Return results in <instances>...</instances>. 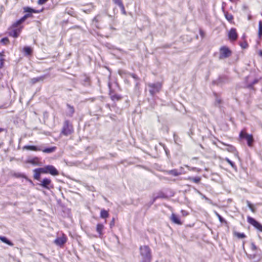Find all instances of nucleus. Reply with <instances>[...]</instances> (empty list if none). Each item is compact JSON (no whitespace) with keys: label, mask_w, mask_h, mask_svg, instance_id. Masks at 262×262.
<instances>
[{"label":"nucleus","mask_w":262,"mask_h":262,"mask_svg":"<svg viewBox=\"0 0 262 262\" xmlns=\"http://www.w3.org/2000/svg\"><path fill=\"white\" fill-rule=\"evenodd\" d=\"M181 212H182L183 215H184V216H186L188 214L187 211H186L185 210H182Z\"/></svg>","instance_id":"44"},{"label":"nucleus","mask_w":262,"mask_h":262,"mask_svg":"<svg viewBox=\"0 0 262 262\" xmlns=\"http://www.w3.org/2000/svg\"><path fill=\"white\" fill-rule=\"evenodd\" d=\"M94 7L92 5H90V8L89 9H82V10L83 12L86 13H90L92 10L93 9Z\"/></svg>","instance_id":"36"},{"label":"nucleus","mask_w":262,"mask_h":262,"mask_svg":"<svg viewBox=\"0 0 262 262\" xmlns=\"http://www.w3.org/2000/svg\"><path fill=\"white\" fill-rule=\"evenodd\" d=\"M27 163L32 164L35 166L41 165V162L40 161V159L38 157H34L32 159L28 160Z\"/></svg>","instance_id":"18"},{"label":"nucleus","mask_w":262,"mask_h":262,"mask_svg":"<svg viewBox=\"0 0 262 262\" xmlns=\"http://www.w3.org/2000/svg\"><path fill=\"white\" fill-rule=\"evenodd\" d=\"M231 2H233L234 0H229Z\"/></svg>","instance_id":"58"},{"label":"nucleus","mask_w":262,"mask_h":262,"mask_svg":"<svg viewBox=\"0 0 262 262\" xmlns=\"http://www.w3.org/2000/svg\"><path fill=\"white\" fill-rule=\"evenodd\" d=\"M1 41L4 42V43H6L9 41V39L7 37H5L2 39Z\"/></svg>","instance_id":"43"},{"label":"nucleus","mask_w":262,"mask_h":262,"mask_svg":"<svg viewBox=\"0 0 262 262\" xmlns=\"http://www.w3.org/2000/svg\"><path fill=\"white\" fill-rule=\"evenodd\" d=\"M31 16H32V14L27 13V14H25L20 19H19L18 20L16 21L15 23H14L13 24V27H14V28L15 27H17L18 26L21 25V24L23 23H24L26 20V19H27L28 18L30 17Z\"/></svg>","instance_id":"13"},{"label":"nucleus","mask_w":262,"mask_h":262,"mask_svg":"<svg viewBox=\"0 0 262 262\" xmlns=\"http://www.w3.org/2000/svg\"><path fill=\"white\" fill-rule=\"evenodd\" d=\"M236 236L240 238H243L246 237L245 234L243 233H237Z\"/></svg>","instance_id":"40"},{"label":"nucleus","mask_w":262,"mask_h":262,"mask_svg":"<svg viewBox=\"0 0 262 262\" xmlns=\"http://www.w3.org/2000/svg\"><path fill=\"white\" fill-rule=\"evenodd\" d=\"M204 198H205V200H206L210 201V200H209L208 198H206V197H205V196Z\"/></svg>","instance_id":"54"},{"label":"nucleus","mask_w":262,"mask_h":262,"mask_svg":"<svg viewBox=\"0 0 262 262\" xmlns=\"http://www.w3.org/2000/svg\"><path fill=\"white\" fill-rule=\"evenodd\" d=\"M225 160L226 162H227L231 166V167L233 169H236V166L235 164L232 161H231L229 158H226Z\"/></svg>","instance_id":"33"},{"label":"nucleus","mask_w":262,"mask_h":262,"mask_svg":"<svg viewBox=\"0 0 262 262\" xmlns=\"http://www.w3.org/2000/svg\"><path fill=\"white\" fill-rule=\"evenodd\" d=\"M108 215H109V214L106 210H105L104 209L101 210V212H100V217L101 218L106 219L108 217Z\"/></svg>","instance_id":"29"},{"label":"nucleus","mask_w":262,"mask_h":262,"mask_svg":"<svg viewBox=\"0 0 262 262\" xmlns=\"http://www.w3.org/2000/svg\"><path fill=\"white\" fill-rule=\"evenodd\" d=\"M67 106L68 108V111L67 113V115L69 117H72L75 112L74 108L73 106L70 105L69 104H67Z\"/></svg>","instance_id":"21"},{"label":"nucleus","mask_w":262,"mask_h":262,"mask_svg":"<svg viewBox=\"0 0 262 262\" xmlns=\"http://www.w3.org/2000/svg\"><path fill=\"white\" fill-rule=\"evenodd\" d=\"M67 241V238L64 234H63L61 237H58L54 241V243L59 246H63Z\"/></svg>","instance_id":"11"},{"label":"nucleus","mask_w":262,"mask_h":262,"mask_svg":"<svg viewBox=\"0 0 262 262\" xmlns=\"http://www.w3.org/2000/svg\"><path fill=\"white\" fill-rule=\"evenodd\" d=\"M156 198L154 199L152 202H151V204L154 203V202L155 201Z\"/></svg>","instance_id":"55"},{"label":"nucleus","mask_w":262,"mask_h":262,"mask_svg":"<svg viewBox=\"0 0 262 262\" xmlns=\"http://www.w3.org/2000/svg\"><path fill=\"white\" fill-rule=\"evenodd\" d=\"M21 174H19V175H18V177H20Z\"/></svg>","instance_id":"57"},{"label":"nucleus","mask_w":262,"mask_h":262,"mask_svg":"<svg viewBox=\"0 0 262 262\" xmlns=\"http://www.w3.org/2000/svg\"><path fill=\"white\" fill-rule=\"evenodd\" d=\"M229 150L231 151H233L234 150H235V148L233 146H230Z\"/></svg>","instance_id":"46"},{"label":"nucleus","mask_w":262,"mask_h":262,"mask_svg":"<svg viewBox=\"0 0 262 262\" xmlns=\"http://www.w3.org/2000/svg\"><path fill=\"white\" fill-rule=\"evenodd\" d=\"M132 77H133V78H134V79H137V75H135V74H132Z\"/></svg>","instance_id":"49"},{"label":"nucleus","mask_w":262,"mask_h":262,"mask_svg":"<svg viewBox=\"0 0 262 262\" xmlns=\"http://www.w3.org/2000/svg\"><path fill=\"white\" fill-rule=\"evenodd\" d=\"M3 60L2 59H1L0 60V68H2L3 66Z\"/></svg>","instance_id":"45"},{"label":"nucleus","mask_w":262,"mask_h":262,"mask_svg":"<svg viewBox=\"0 0 262 262\" xmlns=\"http://www.w3.org/2000/svg\"><path fill=\"white\" fill-rule=\"evenodd\" d=\"M3 129L2 128H0V133L2 132V131H3Z\"/></svg>","instance_id":"56"},{"label":"nucleus","mask_w":262,"mask_h":262,"mask_svg":"<svg viewBox=\"0 0 262 262\" xmlns=\"http://www.w3.org/2000/svg\"><path fill=\"white\" fill-rule=\"evenodd\" d=\"M24 10L25 12H28L30 14H32V13H37L40 12L38 10H36L29 7H24Z\"/></svg>","instance_id":"23"},{"label":"nucleus","mask_w":262,"mask_h":262,"mask_svg":"<svg viewBox=\"0 0 262 262\" xmlns=\"http://www.w3.org/2000/svg\"><path fill=\"white\" fill-rule=\"evenodd\" d=\"M56 149V147L54 146V147H49V148H46L45 149L42 148V150L41 151H42L43 152H45V153L49 154V153H52V152H54L55 151Z\"/></svg>","instance_id":"26"},{"label":"nucleus","mask_w":262,"mask_h":262,"mask_svg":"<svg viewBox=\"0 0 262 262\" xmlns=\"http://www.w3.org/2000/svg\"><path fill=\"white\" fill-rule=\"evenodd\" d=\"M48 0H38V4L39 5L45 4Z\"/></svg>","instance_id":"42"},{"label":"nucleus","mask_w":262,"mask_h":262,"mask_svg":"<svg viewBox=\"0 0 262 262\" xmlns=\"http://www.w3.org/2000/svg\"><path fill=\"white\" fill-rule=\"evenodd\" d=\"M259 55L262 56V51H259Z\"/></svg>","instance_id":"50"},{"label":"nucleus","mask_w":262,"mask_h":262,"mask_svg":"<svg viewBox=\"0 0 262 262\" xmlns=\"http://www.w3.org/2000/svg\"><path fill=\"white\" fill-rule=\"evenodd\" d=\"M222 77H220V78H219V81H220V82H222V81H222Z\"/></svg>","instance_id":"53"},{"label":"nucleus","mask_w":262,"mask_h":262,"mask_svg":"<svg viewBox=\"0 0 262 262\" xmlns=\"http://www.w3.org/2000/svg\"><path fill=\"white\" fill-rule=\"evenodd\" d=\"M245 37H246L245 34H244V35H243V36H242V38L244 39L245 38Z\"/></svg>","instance_id":"52"},{"label":"nucleus","mask_w":262,"mask_h":262,"mask_svg":"<svg viewBox=\"0 0 262 262\" xmlns=\"http://www.w3.org/2000/svg\"><path fill=\"white\" fill-rule=\"evenodd\" d=\"M239 45H240L241 48L243 49H246L248 47V44L246 41H244L242 42H241L239 43Z\"/></svg>","instance_id":"38"},{"label":"nucleus","mask_w":262,"mask_h":262,"mask_svg":"<svg viewBox=\"0 0 262 262\" xmlns=\"http://www.w3.org/2000/svg\"><path fill=\"white\" fill-rule=\"evenodd\" d=\"M224 15L226 18L229 22L231 23L233 21V16L231 14L227 12H224Z\"/></svg>","instance_id":"28"},{"label":"nucleus","mask_w":262,"mask_h":262,"mask_svg":"<svg viewBox=\"0 0 262 262\" xmlns=\"http://www.w3.org/2000/svg\"><path fill=\"white\" fill-rule=\"evenodd\" d=\"M113 2L119 7L123 5L122 0H113Z\"/></svg>","instance_id":"37"},{"label":"nucleus","mask_w":262,"mask_h":262,"mask_svg":"<svg viewBox=\"0 0 262 262\" xmlns=\"http://www.w3.org/2000/svg\"><path fill=\"white\" fill-rule=\"evenodd\" d=\"M250 253L247 254L253 262H259L262 259V252L253 243L250 244Z\"/></svg>","instance_id":"1"},{"label":"nucleus","mask_w":262,"mask_h":262,"mask_svg":"<svg viewBox=\"0 0 262 262\" xmlns=\"http://www.w3.org/2000/svg\"><path fill=\"white\" fill-rule=\"evenodd\" d=\"M0 239L4 243L10 246H13V244L10 241L7 237H5V236H0Z\"/></svg>","instance_id":"25"},{"label":"nucleus","mask_w":262,"mask_h":262,"mask_svg":"<svg viewBox=\"0 0 262 262\" xmlns=\"http://www.w3.org/2000/svg\"><path fill=\"white\" fill-rule=\"evenodd\" d=\"M24 51L27 55H31L32 52V49L29 47H25L24 48Z\"/></svg>","instance_id":"32"},{"label":"nucleus","mask_w":262,"mask_h":262,"mask_svg":"<svg viewBox=\"0 0 262 262\" xmlns=\"http://www.w3.org/2000/svg\"><path fill=\"white\" fill-rule=\"evenodd\" d=\"M34 178L35 180H39L40 178V174L42 172L40 171L39 168H37L34 170Z\"/></svg>","instance_id":"22"},{"label":"nucleus","mask_w":262,"mask_h":262,"mask_svg":"<svg viewBox=\"0 0 262 262\" xmlns=\"http://www.w3.org/2000/svg\"><path fill=\"white\" fill-rule=\"evenodd\" d=\"M251 15H249L248 16V20H251Z\"/></svg>","instance_id":"51"},{"label":"nucleus","mask_w":262,"mask_h":262,"mask_svg":"<svg viewBox=\"0 0 262 262\" xmlns=\"http://www.w3.org/2000/svg\"><path fill=\"white\" fill-rule=\"evenodd\" d=\"M73 131L72 124L69 121L65 120L62 129L61 133L65 136H68L72 133Z\"/></svg>","instance_id":"4"},{"label":"nucleus","mask_w":262,"mask_h":262,"mask_svg":"<svg viewBox=\"0 0 262 262\" xmlns=\"http://www.w3.org/2000/svg\"><path fill=\"white\" fill-rule=\"evenodd\" d=\"M247 206L249 207V208L250 209L251 211L253 213H255L256 211L255 209L253 207V205L249 201H247L246 202Z\"/></svg>","instance_id":"35"},{"label":"nucleus","mask_w":262,"mask_h":262,"mask_svg":"<svg viewBox=\"0 0 262 262\" xmlns=\"http://www.w3.org/2000/svg\"><path fill=\"white\" fill-rule=\"evenodd\" d=\"M168 174H171L174 176H178L181 174V172H179L176 169H172L167 171Z\"/></svg>","instance_id":"27"},{"label":"nucleus","mask_w":262,"mask_h":262,"mask_svg":"<svg viewBox=\"0 0 262 262\" xmlns=\"http://www.w3.org/2000/svg\"><path fill=\"white\" fill-rule=\"evenodd\" d=\"M39 185L48 190L53 188V185L51 183V180L48 178L43 179L41 181V183L39 184Z\"/></svg>","instance_id":"7"},{"label":"nucleus","mask_w":262,"mask_h":262,"mask_svg":"<svg viewBox=\"0 0 262 262\" xmlns=\"http://www.w3.org/2000/svg\"><path fill=\"white\" fill-rule=\"evenodd\" d=\"M104 226L102 224H98L96 227V231L99 234V237L101 238L103 235V230Z\"/></svg>","instance_id":"19"},{"label":"nucleus","mask_w":262,"mask_h":262,"mask_svg":"<svg viewBox=\"0 0 262 262\" xmlns=\"http://www.w3.org/2000/svg\"><path fill=\"white\" fill-rule=\"evenodd\" d=\"M120 8L121 9V12H122V14H123L124 15H126V11L125 10V8H124V5H123Z\"/></svg>","instance_id":"41"},{"label":"nucleus","mask_w":262,"mask_h":262,"mask_svg":"<svg viewBox=\"0 0 262 262\" xmlns=\"http://www.w3.org/2000/svg\"><path fill=\"white\" fill-rule=\"evenodd\" d=\"M258 36L260 38L262 36V21L260 20L258 23Z\"/></svg>","instance_id":"31"},{"label":"nucleus","mask_w":262,"mask_h":262,"mask_svg":"<svg viewBox=\"0 0 262 262\" xmlns=\"http://www.w3.org/2000/svg\"><path fill=\"white\" fill-rule=\"evenodd\" d=\"M247 221L249 224L262 232V225L250 216H248Z\"/></svg>","instance_id":"9"},{"label":"nucleus","mask_w":262,"mask_h":262,"mask_svg":"<svg viewBox=\"0 0 262 262\" xmlns=\"http://www.w3.org/2000/svg\"><path fill=\"white\" fill-rule=\"evenodd\" d=\"M110 96L113 101H119L122 99V96L119 94L115 93L112 90L110 91Z\"/></svg>","instance_id":"16"},{"label":"nucleus","mask_w":262,"mask_h":262,"mask_svg":"<svg viewBox=\"0 0 262 262\" xmlns=\"http://www.w3.org/2000/svg\"><path fill=\"white\" fill-rule=\"evenodd\" d=\"M147 85L149 88V91L151 96H154L156 93H159L162 88V84L160 82L149 83Z\"/></svg>","instance_id":"3"},{"label":"nucleus","mask_w":262,"mask_h":262,"mask_svg":"<svg viewBox=\"0 0 262 262\" xmlns=\"http://www.w3.org/2000/svg\"><path fill=\"white\" fill-rule=\"evenodd\" d=\"M48 173L53 176H57L59 174L58 170L53 165H48Z\"/></svg>","instance_id":"15"},{"label":"nucleus","mask_w":262,"mask_h":262,"mask_svg":"<svg viewBox=\"0 0 262 262\" xmlns=\"http://www.w3.org/2000/svg\"><path fill=\"white\" fill-rule=\"evenodd\" d=\"M114 225V219L113 220V221L110 223V226L112 227Z\"/></svg>","instance_id":"47"},{"label":"nucleus","mask_w":262,"mask_h":262,"mask_svg":"<svg viewBox=\"0 0 262 262\" xmlns=\"http://www.w3.org/2000/svg\"><path fill=\"white\" fill-rule=\"evenodd\" d=\"M188 180L192 181L195 183H199L201 181V178L200 177H189L187 179Z\"/></svg>","instance_id":"24"},{"label":"nucleus","mask_w":262,"mask_h":262,"mask_svg":"<svg viewBox=\"0 0 262 262\" xmlns=\"http://www.w3.org/2000/svg\"><path fill=\"white\" fill-rule=\"evenodd\" d=\"M250 78V76L247 77V78H246V80H247V84H248V88H252L254 84L258 82V80L257 79H255L252 82H248V79Z\"/></svg>","instance_id":"30"},{"label":"nucleus","mask_w":262,"mask_h":262,"mask_svg":"<svg viewBox=\"0 0 262 262\" xmlns=\"http://www.w3.org/2000/svg\"><path fill=\"white\" fill-rule=\"evenodd\" d=\"M231 51L226 46H222L220 49V59H225L230 57L231 55Z\"/></svg>","instance_id":"5"},{"label":"nucleus","mask_w":262,"mask_h":262,"mask_svg":"<svg viewBox=\"0 0 262 262\" xmlns=\"http://www.w3.org/2000/svg\"><path fill=\"white\" fill-rule=\"evenodd\" d=\"M228 37L230 41H235L237 37L238 34L235 28H231L228 32Z\"/></svg>","instance_id":"8"},{"label":"nucleus","mask_w":262,"mask_h":262,"mask_svg":"<svg viewBox=\"0 0 262 262\" xmlns=\"http://www.w3.org/2000/svg\"><path fill=\"white\" fill-rule=\"evenodd\" d=\"M12 27L13 29L9 32V35L14 38H16L19 36L23 28V26L20 25L17 27L14 28L12 25Z\"/></svg>","instance_id":"10"},{"label":"nucleus","mask_w":262,"mask_h":262,"mask_svg":"<svg viewBox=\"0 0 262 262\" xmlns=\"http://www.w3.org/2000/svg\"><path fill=\"white\" fill-rule=\"evenodd\" d=\"M215 214L217 216V217H218V219L221 223H225V224L227 223L226 221L223 217H222V216L220 215L217 212H215Z\"/></svg>","instance_id":"34"},{"label":"nucleus","mask_w":262,"mask_h":262,"mask_svg":"<svg viewBox=\"0 0 262 262\" xmlns=\"http://www.w3.org/2000/svg\"><path fill=\"white\" fill-rule=\"evenodd\" d=\"M216 102L218 103V104H220L221 102V100L220 99H216Z\"/></svg>","instance_id":"48"},{"label":"nucleus","mask_w":262,"mask_h":262,"mask_svg":"<svg viewBox=\"0 0 262 262\" xmlns=\"http://www.w3.org/2000/svg\"><path fill=\"white\" fill-rule=\"evenodd\" d=\"M40 171L42 172V173H48V165L45 166L43 167L39 168Z\"/></svg>","instance_id":"39"},{"label":"nucleus","mask_w":262,"mask_h":262,"mask_svg":"<svg viewBox=\"0 0 262 262\" xmlns=\"http://www.w3.org/2000/svg\"><path fill=\"white\" fill-rule=\"evenodd\" d=\"M47 77V75H44L38 77H35L31 79L30 83L31 84H34L37 82L43 81Z\"/></svg>","instance_id":"14"},{"label":"nucleus","mask_w":262,"mask_h":262,"mask_svg":"<svg viewBox=\"0 0 262 262\" xmlns=\"http://www.w3.org/2000/svg\"><path fill=\"white\" fill-rule=\"evenodd\" d=\"M239 137L241 138H245L247 140V144L249 147L252 146L254 140L252 135L248 134L243 131H242L240 133Z\"/></svg>","instance_id":"6"},{"label":"nucleus","mask_w":262,"mask_h":262,"mask_svg":"<svg viewBox=\"0 0 262 262\" xmlns=\"http://www.w3.org/2000/svg\"><path fill=\"white\" fill-rule=\"evenodd\" d=\"M104 16L101 14L97 15L93 19V24L97 28H100L99 23L103 21Z\"/></svg>","instance_id":"12"},{"label":"nucleus","mask_w":262,"mask_h":262,"mask_svg":"<svg viewBox=\"0 0 262 262\" xmlns=\"http://www.w3.org/2000/svg\"><path fill=\"white\" fill-rule=\"evenodd\" d=\"M140 253L142 256L140 262H151L152 256L150 248L148 246H142L140 247Z\"/></svg>","instance_id":"2"},{"label":"nucleus","mask_w":262,"mask_h":262,"mask_svg":"<svg viewBox=\"0 0 262 262\" xmlns=\"http://www.w3.org/2000/svg\"><path fill=\"white\" fill-rule=\"evenodd\" d=\"M171 220L175 224L178 225H182V224L180 220L179 219V217L174 213H172L171 214Z\"/></svg>","instance_id":"20"},{"label":"nucleus","mask_w":262,"mask_h":262,"mask_svg":"<svg viewBox=\"0 0 262 262\" xmlns=\"http://www.w3.org/2000/svg\"><path fill=\"white\" fill-rule=\"evenodd\" d=\"M23 149H27L33 151H41V147H37L34 145H25L23 147Z\"/></svg>","instance_id":"17"}]
</instances>
